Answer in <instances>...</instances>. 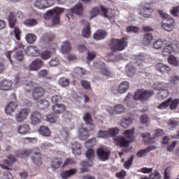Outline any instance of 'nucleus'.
<instances>
[{"label":"nucleus","mask_w":179,"mask_h":179,"mask_svg":"<svg viewBox=\"0 0 179 179\" xmlns=\"http://www.w3.org/2000/svg\"><path fill=\"white\" fill-rule=\"evenodd\" d=\"M83 120L84 121H85L86 124L89 125L90 129H94V124H93V120H92L90 113H85L83 117Z\"/></svg>","instance_id":"obj_38"},{"label":"nucleus","mask_w":179,"mask_h":179,"mask_svg":"<svg viewBox=\"0 0 179 179\" xmlns=\"http://www.w3.org/2000/svg\"><path fill=\"white\" fill-rule=\"evenodd\" d=\"M90 136V134H89V131L87 129L85 128H80L78 131V139L80 141H86L87 138Z\"/></svg>","instance_id":"obj_30"},{"label":"nucleus","mask_w":179,"mask_h":179,"mask_svg":"<svg viewBox=\"0 0 179 179\" xmlns=\"http://www.w3.org/2000/svg\"><path fill=\"white\" fill-rule=\"evenodd\" d=\"M38 132L39 134H41V135H43V136H51V131H50V129L46 126H41L38 129Z\"/></svg>","instance_id":"obj_41"},{"label":"nucleus","mask_w":179,"mask_h":179,"mask_svg":"<svg viewBox=\"0 0 179 179\" xmlns=\"http://www.w3.org/2000/svg\"><path fill=\"white\" fill-rule=\"evenodd\" d=\"M134 62L138 66H141V65H143L145 64V56L143 55H138L137 56H135L134 57Z\"/></svg>","instance_id":"obj_47"},{"label":"nucleus","mask_w":179,"mask_h":179,"mask_svg":"<svg viewBox=\"0 0 179 179\" xmlns=\"http://www.w3.org/2000/svg\"><path fill=\"white\" fill-rule=\"evenodd\" d=\"M101 15L102 16H104V17H111V15L113 14L110 13V11H108V8L101 6L100 7V9L99 8H93L90 12V17L91 19H93V17H96L97 15Z\"/></svg>","instance_id":"obj_9"},{"label":"nucleus","mask_w":179,"mask_h":179,"mask_svg":"<svg viewBox=\"0 0 179 179\" xmlns=\"http://www.w3.org/2000/svg\"><path fill=\"white\" fill-rule=\"evenodd\" d=\"M113 108L115 114L117 115L124 114L127 111L125 106L121 103L114 105Z\"/></svg>","instance_id":"obj_35"},{"label":"nucleus","mask_w":179,"mask_h":179,"mask_svg":"<svg viewBox=\"0 0 179 179\" xmlns=\"http://www.w3.org/2000/svg\"><path fill=\"white\" fill-rule=\"evenodd\" d=\"M30 114L29 108H22L15 115V118L17 122H23L26 120Z\"/></svg>","instance_id":"obj_10"},{"label":"nucleus","mask_w":179,"mask_h":179,"mask_svg":"<svg viewBox=\"0 0 179 179\" xmlns=\"http://www.w3.org/2000/svg\"><path fill=\"white\" fill-rule=\"evenodd\" d=\"M161 178L162 176L160 175V173L157 171H155L150 175V178L151 179H160Z\"/></svg>","instance_id":"obj_64"},{"label":"nucleus","mask_w":179,"mask_h":179,"mask_svg":"<svg viewBox=\"0 0 179 179\" xmlns=\"http://www.w3.org/2000/svg\"><path fill=\"white\" fill-rule=\"evenodd\" d=\"M155 94V91L153 90H138L137 92L134 94L133 98L134 100H140L141 101H146Z\"/></svg>","instance_id":"obj_6"},{"label":"nucleus","mask_w":179,"mask_h":179,"mask_svg":"<svg viewBox=\"0 0 179 179\" xmlns=\"http://www.w3.org/2000/svg\"><path fill=\"white\" fill-rule=\"evenodd\" d=\"M96 145V138H92L87 141L85 144V147L87 149H90V148H94Z\"/></svg>","instance_id":"obj_55"},{"label":"nucleus","mask_w":179,"mask_h":179,"mask_svg":"<svg viewBox=\"0 0 179 179\" xmlns=\"http://www.w3.org/2000/svg\"><path fill=\"white\" fill-rule=\"evenodd\" d=\"M128 46V39L122 38V39H113L110 45L112 51H122Z\"/></svg>","instance_id":"obj_5"},{"label":"nucleus","mask_w":179,"mask_h":179,"mask_svg":"<svg viewBox=\"0 0 179 179\" xmlns=\"http://www.w3.org/2000/svg\"><path fill=\"white\" fill-rule=\"evenodd\" d=\"M143 40L145 45H150L153 41V35L150 33H147L144 35Z\"/></svg>","instance_id":"obj_40"},{"label":"nucleus","mask_w":179,"mask_h":179,"mask_svg":"<svg viewBox=\"0 0 179 179\" xmlns=\"http://www.w3.org/2000/svg\"><path fill=\"white\" fill-rule=\"evenodd\" d=\"M43 66V62L40 59H37L31 62L29 66L30 71H38Z\"/></svg>","instance_id":"obj_28"},{"label":"nucleus","mask_w":179,"mask_h":179,"mask_svg":"<svg viewBox=\"0 0 179 179\" xmlns=\"http://www.w3.org/2000/svg\"><path fill=\"white\" fill-rule=\"evenodd\" d=\"M108 33L106 32L104 30H99L94 34V40H103L107 37Z\"/></svg>","instance_id":"obj_37"},{"label":"nucleus","mask_w":179,"mask_h":179,"mask_svg":"<svg viewBox=\"0 0 179 179\" xmlns=\"http://www.w3.org/2000/svg\"><path fill=\"white\" fill-rule=\"evenodd\" d=\"M15 156L16 157H20L21 159H27L29 156H32V162L36 166H40V164H41V157L40 156V151L38 148L16 151Z\"/></svg>","instance_id":"obj_1"},{"label":"nucleus","mask_w":179,"mask_h":179,"mask_svg":"<svg viewBox=\"0 0 179 179\" xmlns=\"http://www.w3.org/2000/svg\"><path fill=\"white\" fill-rule=\"evenodd\" d=\"M24 38L28 44H33L37 39V36L33 33H29L25 35Z\"/></svg>","instance_id":"obj_42"},{"label":"nucleus","mask_w":179,"mask_h":179,"mask_svg":"<svg viewBox=\"0 0 179 179\" xmlns=\"http://www.w3.org/2000/svg\"><path fill=\"white\" fill-rule=\"evenodd\" d=\"M125 71L129 78H132V76L135 75V68H134L131 64H129L126 66Z\"/></svg>","instance_id":"obj_45"},{"label":"nucleus","mask_w":179,"mask_h":179,"mask_svg":"<svg viewBox=\"0 0 179 179\" xmlns=\"http://www.w3.org/2000/svg\"><path fill=\"white\" fill-rule=\"evenodd\" d=\"M62 118L65 121H71V120H72V113L68 110L64 111L62 115Z\"/></svg>","instance_id":"obj_56"},{"label":"nucleus","mask_w":179,"mask_h":179,"mask_svg":"<svg viewBox=\"0 0 179 179\" xmlns=\"http://www.w3.org/2000/svg\"><path fill=\"white\" fill-rule=\"evenodd\" d=\"M155 69L161 73H169V72L171 71V68H170V66L163 63H157L155 65Z\"/></svg>","instance_id":"obj_27"},{"label":"nucleus","mask_w":179,"mask_h":179,"mask_svg":"<svg viewBox=\"0 0 179 179\" xmlns=\"http://www.w3.org/2000/svg\"><path fill=\"white\" fill-rule=\"evenodd\" d=\"M134 162V155H132L130 158L128 159L124 164V167L127 170H129L131 166H132V163Z\"/></svg>","instance_id":"obj_57"},{"label":"nucleus","mask_w":179,"mask_h":179,"mask_svg":"<svg viewBox=\"0 0 179 179\" xmlns=\"http://www.w3.org/2000/svg\"><path fill=\"white\" fill-rule=\"evenodd\" d=\"M55 37V35L52 32L45 33L42 35L41 41L42 44H45L44 45L45 48L50 46V41H52Z\"/></svg>","instance_id":"obj_18"},{"label":"nucleus","mask_w":179,"mask_h":179,"mask_svg":"<svg viewBox=\"0 0 179 179\" xmlns=\"http://www.w3.org/2000/svg\"><path fill=\"white\" fill-rule=\"evenodd\" d=\"M62 12H64V8L55 7L45 13V19H50L53 24H58L59 23V15Z\"/></svg>","instance_id":"obj_4"},{"label":"nucleus","mask_w":179,"mask_h":179,"mask_svg":"<svg viewBox=\"0 0 179 179\" xmlns=\"http://www.w3.org/2000/svg\"><path fill=\"white\" fill-rule=\"evenodd\" d=\"M138 12L143 17H150V16H152V13H153V9H152L150 4L146 3L141 6Z\"/></svg>","instance_id":"obj_13"},{"label":"nucleus","mask_w":179,"mask_h":179,"mask_svg":"<svg viewBox=\"0 0 179 179\" xmlns=\"http://www.w3.org/2000/svg\"><path fill=\"white\" fill-rule=\"evenodd\" d=\"M134 134H135V128H132L131 130H126L123 133L125 137L120 136L114 138L115 145L120 146V148H127L129 142L134 141Z\"/></svg>","instance_id":"obj_2"},{"label":"nucleus","mask_w":179,"mask_h":179,"mask_svg":"<svg viewBox=\"0 0 179 179\" xmlns=\"http://www.w3.org/2000/svg\"><path fill=\"white\" fill-rule=\"evenodd\" d=\"M169 85L167 83H163V82H155L154 83L152 87L155 90L159 91H163V90H167Z\"/></svg>","instance_id":"obj_33"},{"label":"nucleus","mask_w":179,"mask_h":179,"mask_svg":"<svg viewBox=\"0 0 179 179\" xmlns=\"http://www.w3.org/2000/svg\"><path fill=\"white\" fill-rule=\"evenodd\" d=\"M30 122L32 125H37L41 122V114L37 111H34L30 115Z\"/></svg>","instance_id":"obj_20"},{"label":"nucleus","mask_w":179,"mask_h":179,"mask_svg":"<svg viewBox=\"0 0 179 179\" xmlns=\"http://www.w3.org/2000/svg\"><path fill=\"white\" fill-rule=\"evenodd\" d=\"M75 174H76V169H71L61 173L60 176L62 179H67L71 177V176H75Z\"/></svg>","instance_id":"obj_36"},{"label":"nucleus","mask_w":179,"mask_h":179,"mask_svg":"<svg viewBox=\"0 0 179 179\" xmlns=\"http://www.w3.org/2000/svg\"><path fill=\"white\" fill-rule=\"evenodd\" d=\"M72 164H76V162L73 160L72 158H67L66 160L62 164V167H65L66 166L72 165Z\"/></svg>","instance_id":"obj_62"},{"label":"nucleus","mask_w":179,"mask_h":179,"mask_svg":"<svg viewBox=\"0 0 179 179\" xmlns=\"http://www.w3.org/2000/svg\"><path fill=\"white\" fill-rule=\"evenodd\" d=\"M71 43H69V41H63L61 45V50L64 54H66L71 50Z\"/></svg>","instance_id":"obj_39"},{"label":"nucleus","mask_w":179,"mask_h":179,"mask_svg":"<svg viewBox=\"0 0 179 179\" xmlns=\"http://www.w3.org/2000/svg\"><path fill=\"white\" fill-rule=\"evenodd\" d=\"M8 24L9 27L13 29L11 31V36L15 37L16 40H20V34L22 31L17 27H15L16 24V18L13 13H10L8 16Z\"/></svg>","instance_id":"obj_7"},{"label":"nucleus","mask_w":179,"mask_h":179,"mask_svg":"<svg viewBox=\"0 0 179 179\" xmlns=\"http://www.w3.org/2000/svg\"><path fill=\"white\" fill-rule=\"evenodd\" d=\"M8 159H5L3 163L0 164L1 169H3V170H10L9 166H12V163L16 160L13 155H9Z\"/></svg>","instance_id":"obj_22"},{"label":"nucleus","mask_w":179,"mask_h":179,"mask_svg":"<svg viewBox=\"0 0 179 179\" xmlns=\"http://www.w3.org/2000/svg\"><path fill=\"white\" fill-rule=\"evenodd\" d=\"M131 124L132 120L130 117H124L122 119L120 125L122 127V128H128V127H129V125Z\"/></svg>","instance_id":"obj_49"},{"label":"nucleus","mask_w":179,"mask_h":179,"mask_svg":"<svg viewBox=\"0 0 179 179\" xmlns=\"http://www.w3.org/2000/svg\"><path fill=\"white\" fill-rule=\"evenodd\" d=\"M50 57H51V51L50 50H45L41 53V57L42 58V59H45V61L50 59Z\"/></svg>","instance_id":"obj_60"},{"label":"nucleus","mask_w":179,"mask_h":179,"mask_svg":"<svg viewBox=\"0 0 179 179\" xmlns=\"http://www.w3.org/2000/svg\"><path fill=\"white\" fill-rule=\"evenodd\" d=\"M174 48L173 43H169V42H167L166 45L163 47L161 55L162 57H167L168 55H170L171 52L174 51Z\"/></svg>","instance_id":"obj_24"},{"label":"nucleus","mask_w":179,"mask_h":179,"mask_svg":"<svg viewBox=\"0 0 179 179\" xmlns=\"http://www.w3.org/2000/svg\"><path fill=\"white\" fill-rule=\"evenodd\" d=\"M168 64L169 65H173V66H178V58L176 56L171 55L168 57Z\"/></svg>","instance_id":"obj_43"},{"label":"nucleus","mask_w":179,"mask_h":179,"mask_svg":"<svg viewBox=\"0 0 179 179\" xmlns=\"http://www.w3.org/2000/svg\"><path fill=\"white\" fill-rule=\"evenodd\" d=\"M16 108H17V103H16V102H9L5 108V113L7 115H12Z\"/></svg>","instance_id":"obj_23"},{"label":"nucleus","mask_w":179,"mask_h":179,"mask_svg":"<svg viewBox=\"0 0 179 179\" xmlns=\"http://www.w3.org/2000/svg\"><path fill=\"white\" fill-rule=\"evenodd\" d=\"M71 148L73 155H74L75 156H80V155L82 154L80 151V149H82V145H80V143H79V142L75 141L72 143Z\"/></svg>","instance_id":"obj_26"},{"label":"nucleus","mask_w":179,"mask_h":179,"mask_svg":"<svg viewBox=\"0 0 179 179\" xmlns=\"http://www.w3.org/2000/svg\"><path fill=\"white\" fill-rule=\"evenodd\" d=\"M11 87L13 89V84L9 80H4L0 83L1 90H9Z\"/></svg>","instance_id":"obj_31"},{"label":"nucleus","mask_w":179,"mask_h":179,"mask_svg":"<svg viewBox=\"0 0 179 179\" xmlns=\"http://www.w3.org/2000/svg\"><path fill=\"white\" fill-rule=\"evenodd\" d=\"M94 150L90 148L85 153V157H87L89 162H83V167H92L93 166V160L94 159Z\"/></svg>","instance_id":"obj_14"},{"label":"nucleus","mask_w":179,"mask_h":179,"mask_svg":"<svg viewBox=\"0 0 179 179\" xmlns=\"http://www.w3.org/2000/svg\"><path fill=\"white\" fill-rule=\"evenodd\" d=\"M174 20L173 18H168L163 20L161 27L166 31H171L174 29Z\"/></svg>","instance_id":"obj_16"},{"label":"nucleus","mask_w":179,"mask_h":179,"mask_svg":"<svg viewBox=\"0 0 179 179\" xmlns=\"http://www.w3.org/2000/svg\"><path fill=\"white\" fill-rule=\"evenodd\" d=\"M167 45V40L163 38L157 39L152 44V48L155 50H161L163 47Z\"/></svg>","instance_id":"obj_25"},{"label":"nucleus","mask_w":179,"mask_h":179,"mask_svg":"<svg viewBox=\"0 0 179 179\" xmlns=\"http://www.w3.org/2000/svg\"><path fill=\"white\" fill-rule=\"evenodd\" d=\"M131 100H132V94L129 93L124 100V104H126L127 107H130V108L133 107V103Z\"/></svg>","instance_id":"obj_54"},{"label":"nucleus","mask_w":179,"mask_h":179,"mask_svg":"<svg viewBox=\"0 0 179 179\" xmlns=\"http://www.w3.org/2000/svg\"><path fill=\"white\" fill-rule=\"evenodd\" d=\"M169 100H171L169 103L170 110H177V107L179 104L178 99H175L173 100V99L171 98Z\"/></svg>","instance_id":"obj_52"},{"label":"nucleus","mask_w":179,"mask_h":179,"mask_svg":"<svg viewBox=\"0 0 179 179\" xmlns=\"http://www.w3.org/2000/svg\"><path fill=\"white\" fill-rule=\"evenodd\" d=\"M128 89H129V83L128 81H124L120 84L117 93L119 94H124V93H127Z\"/></svg>","instance_id":"obj_29"},{"label":"nucleus","mask_w":179,"mask_h":179,"mask_svg":"<svg viewBox=\"0 0 179 179\" xmlns=\"http://www.w3.org/2000/svg\"><path fill=\"white\" fill-rule=\"evenodd\" d=\"M141 137L143 138L144 142H148V143H153V137L152 138V136L150 133H143L141 134Z\"/></svg>","instance_id":"obj_53"},{"label":"nucleus","mask_w":179,"mask_h":179,"mask_svg":"<svg viewBox=\"0 0 179 179\" xmlns=\"http://www.w3.org/2000/svg\"><path fill=\"white\" fill-rule=\"evenodd\" d=\"M60 166H62V159L57 158L52 161L51 166L53 169H59Z\"/></svg>","instance_id":"obj_50"},{"label":"nucleus","mask_w":179,"mask_h":179,"mask_svg":"<svg viewBox=\"0 0 179 179\" xmlns=\"http://www.w3.org/2000/svg\"><path fill=\"white\" fill-rule=\"evenodd\" d=\"M73 72L76 75H79L80 76H81V75H85V73H86V70L80 67H76L74 68Z\"/></svg>","instance_id":"obj_63"},{"label":"nucleus","mask_w":179,"mask_h":179,"mask_svg":"<svg viewBox=\"0 0 179 179\" xmlns=\"http://www.w3.org/2000/svg\"><path fill=\"white\" fill-rule=\"evenodd\" d=\"M49 103H48V101H47V99H41L36 105V107L39 109V110H44V108H47V107H48Z\"/></svg>","instance_id":"obj_44"},{"label":"nucleus","mask_w":179,"mask_h":179,"mask_svg":"<svg viewBox=\"0 0 179 179\" xmlns=\"http://www.w3.org/2000/svg\"><path fill=\"white\" fill-rule=\"evenodd\" d=\"M52 5H54L53 0H36L34 3V7L38 9H47Z\"/></svg>","instance_id":"obj_12"},{"label":"nucleus","mask_w":179,"mask_h":179,"mask_svg":"<svg viewBox=\"0 0 179 179\" xmlns=\"http://www.w3.org/2000/svg\"><path fill=\"white\" fill-rule=\"evenodd\" d=\"M115 135H118V127L109 128L108 131L99 130L97 132L96 137L107 139V138L112 136L114 141V138H116Z\"/></svg>","instance_id":"obj_8"},{"label":"nucleus","mask_w":179,"mask_h":179,"mask_svg":"<svg viewBox=\"0 0 179 179\" xmlns=\"http://www.w3.org/2000/svg\"><path fill=\"white\" fill-rule=\"evenodd\" d=\"M46 121L50 124H55V122H57V115H52L51 114L47 115Z\"/></svg>","instance_id":"obj_59"},{"label":"nucleus","mask_w":179,"mask_h":179,"mask_svg":"<svg viewBox=\"0 0 179 179\" xmlns=\"http://www.w3.org/2000/svg\"><path fill=\"white\" fill-rule=\"evenodd\" d=\"M96 155L99 160L102 162H106L110 159V155H111V152L110 150L106 148H99L97 149Z\"/></svg>","instance_id":"obj_11"},{"label":"nucleus","mask_w":179,"mask_h":179,"mask_svg":"<svg viewBox=\"0 0 179 179\" xmlns=\"http://www.w3.org/2000/svg\"><path fill=\"white\" fill-rule=\"evenodd\" d=\"M73 14L78 15V16L83 15V6L82 4L75 6L73 8H71L69 13L66 14V17H68L69 20H71Z\"/></svg>","instance_id":"obj_15"},{"label":"nucleus","mask_w":179,"mask_h":179,"mask_svg":"<svg viewBox=\"0 0 179 179\" xmlns=\"http://www.w3.org/2000/svg\"><path fill=\"white\" fill-rule=\"evenodd\" d=\"M30 131V126L29 124H22L20 125L17 127V131L20 135H26V134H29Z\"/></svg>","instance_id":"obj_32"},{"label":"nucleus","mask_w":179,"mask_h":179,"mask_svg":"<svg viewBox=\"0 0 179 179\" xmlns=\"http://www.w3.org/2000/svg\"><path fill=\"white\" fill-rule=\"evenodd\" d=\"M24 24H26V26H29V27H33V26H36V24L38 23L36 20L34 19H28L26 20L24 22Z\"/></svg>","instance_id":"obj_58"},{"label":"nucleus","mask_w":179,"mask_h":179,"mask_svg":"<svg viewBox=\"0 0 179 179\" xmlns=\"http://www.w3.org/2000/svg\"><path fill=\"white\" fill-rule=\"evenodd\" d=\"M21 85H23V78L19 76H15L13 83V89L20 86Z\"/></svg>","instance_id":"obj_48"},{"label":"nucleus","mask_w":179,"mask_h":179,"mask_svg":"<svg viewBox=\"0 0 179 179\" xmlns=\"http://www.w3.org/2000/svg\"><path fill=\"white\" fill-rule=\"evenodd\" d=\"M59 84L60 85V86L66 87V86H68L69 85V80L66 78H61L59 79Z\"/></svg>","instance_id":"obj_61"},{"label":"nucleus","mask_w":179,"mask_h":179,"mask_svg":"<svg viewBox=\"0 0 179 179\" xmlns=\"http://www.w3.org/2000/svg\"><path fill=\"white\" fill-rule=\"evenodd\" d=\"M82 34L85 38L90 37V24L89 23L86 24L85 27L83 29Z\"/></svg>","instance_id":"obj_51"},{"label":"nucleus","mask_w":179,"mask_h":179,"mask_svg":"<svg viewBox=\"0 0 179 179\" xmlns=\"http://www.w3.org/2000/svg\"><path fill=\"white\" fill-rule=\"evenodd\" d=\"M169 96V91L167 90L159 91L156 97L158 100H163Z\"/></svg>","instance_id":"obj_46"},{"label":"nucleus","mask_w":179,"mask_h":179,"mask_svg":"<svg viewBox=\"0 0 179 179\" xmlns=\"http://www.w3.org/2000/svg\"><path fill=\"white\" fill-rule=\"evenodd\" d=\"M52 110L56 114H61L63 111L66 110V106L64 104L56 103L55 105L52 106Z\"/></svg>","instance_id":"obj_34"},{"label":"nucleus","mask_w":179,"mask_h":179,"mask_svg":"<svg viewBox=\"0 0 179 179\" xmlns=\"http://www.w3.org/2000/svg\"><path fill=\"white\" fill-rule=\"evenodd\" d=\"M94 67L101 69V73L103 75H106V76H110L111 75L110 70L106 67V64L101 61L94 63Z\"/></svg>","instance_id":"obj_19"},{"label":"nucleus","mask_w":179,"mask_h":179,"mask_svg":"<svg viewBox=\"0 0 179 179\" xmlns=\"http://www.w3.org/2000/svg\"><path fill=\"white\" fill-rule=\"evenodd\" d=\"M26 54L29 57H38L40 55V50L36 46H29L25 50Z\"/></svg>","instance_id":"obj_21"},{"label":"nucleus","mask_w":179,"mask_h":179,"mask_svg":"<svg viewBox=\"0 0 179 179\" xmlns=\"http://www.w3.org/2000/svg\"><path fill=\"white\" fill-rule=\"evenodd\" d=\"M24 85H27V90L28 92H32V99L34 100H38L40 97L44 96V89L37 87L36 83L30 82L29 83H24Z\"/></svg>","instance_id":"obj_3"},{"label":"nucleus","mask_w":179,"mask_h":179,"mask_svg":"<svg viewBox=\"0 0 179 179\" xmlns=\"http://www.w3.org/2000/svg\"><path fill=\"white\" fill-rule=\"evenodd\" d=\"M23 50H24V46L23 44L19 43V45L15 48V53L14 54V58L19 61V62H22L24 59V55H23Z\"/></svg>","instance_id":"obj_17"}]
</instances>
